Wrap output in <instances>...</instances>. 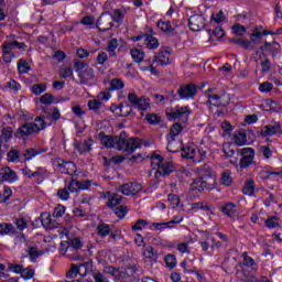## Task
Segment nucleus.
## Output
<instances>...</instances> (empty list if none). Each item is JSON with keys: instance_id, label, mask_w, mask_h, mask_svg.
Wrapping results in <instances>:
<instances>
[{"instance_id": "f257e3e1", "label": "nucleus", "mask_w": 282, "mask_h": 282, "mask_svg": "<svg viewBox=\"0 0 282 282\" xmlns=\"http://www.w3.org/2000/svg\"><path fill=\"white\" fill-rule=\"evenodd\" d=\"M50 116L53 120H59L61 111L58 108H54L52 113L44 108V115L36 117L34 122H25L18 129L17 138H25V135H34L36 133H41V131L46 129L47 122H45V118H50Z\"/></svg>"}, {"instance_id": "f03ea898", "label": "nucleus", "mask_w": 282, "mask_h": 282, "mask_svg": "<svg viewBox=\"0 0 282 282\" xmlns=\"http://www.w3.org/2000/svg\"><path fill=\"white\" fill-rule=\"evenodd\" d=\"M196 173L198 177L191 184V191L202 193V191H213L215 188V177H213L210 165L203 164L196 169Z\"/></svg>"}, {"instance_id": "7ed1b4c3", "label": "nucleus", "mask_w": 282, "mask_h": 282, "mask_svg": "<svg viewBox=\"0 0 282 282\" xmlns=\"http://www.w3.org/2000/svg\"><path fill=\"white\" fill-rule=\"evenodd\" d=\"M140 147H142V140L138 138H129V134L124 131L117 135V151H123V153L131 155V153H133L135 149H140Z\"/></svg>"}, {"instance_id": "20e7f679", "label": "nucleus", "mask_w": 282, "mask_h": 282, "mask_svg": "<svg viewBox=\"0 0 282 282\" xmlns=\"http://www.w3.org/2000/svg\"><path fill=\"white\" fill-rule=\"evenodd\" d=\"M165 113L169 120H180L181 122H188V116H191V108H188V106L176 107V109L167 108Z\"/></svg>"}, {"instance_id": "39448f33", "label": "nucleus", "mask_w": 282, "mask_h": 282, "mask_svg": "<svg viewBox=\"0 0 282 282\" xmlns=\"http://www.w3.org/2000/svg\"><path fill=\"white\" fill-rule=\"evenodd\" d=\"M237 153L241 155L239 166L241 170L243 169H250L253 164H257V161H254V149L252 148H242L238 149Z\"/></svg>"}, {"instance_id": "423d86ee", "label": "nucleus", "mask_w": 282, "mask_h": 282, "mask_svg": "<svg viewBox=\"0 0 282 282\" xmlns=\"http://www.w3.org/2000/svg\"><path fill=\"white\" fill-rule=\"evenodd\" d=\"M53 167L57 173H62L64 175H74L77 171L75 162L65 161L63 159H56L53 162Z\"/></svg>"}, {"instance_id": "0eeeda50", "label": "nucleus", "mask_w": 282, "mask_h": 282, "mask_svg": "<svg viewBox=\"0 0 282 282\" xmlns=\"http://www.w3.org/2000/svg\"><path fill=\"white\" fill-rule=\"evenodd\" d=\"M209 105L214 107H228L230 105V95L225 90L218 94H207Z\"/></svg>"}, {"instance_id": "6e6552de", "label": "nucleus", "mask_w": 282, "mask_h": 282, "mask_svg": "<svg viewBox=\"0 0 282 282\" xmlns=\"http://www.w3.org/2000/svg\"><path fill=\"white\" fill-rule=\"evenodd\" d=\"M128 101L139 111H147L151 107V100L147 97H138L135 93L128 94Z\"/></svg>"}, {"instance_id": "1a4fd4ad", "label": "nucleus", "mask_w": 282, "mask_h": 282, "mask_svg": "<svg viewBox=\"0 0 282 282\" xmlns=\"http://www.w3.org/2000/svg\"><path fill=\"white\" fill-rule=\"evenodd\" d=\"M134 41L140 45H144L147 50H158L160 47V42L153 35L140 34L134 37Z\"/></svg>"}, {"instance_id": "9d476101", "label": "nucleus", "mask_w": 282, "mask_h": 282, "mask_svg": "<svg viewBox=\"0 0 282 282\" xmlns=\"http://www.w3.org/2000/svg\"><path fill=\"white\" fill-rule=\"evenodd\" d=\"M96 25L99 32H109L113 28V15L109 12L102 13L97 20Z\"/></svg>"}, {"instance_id": "9b49d317", "label": "nucleus", "mask_w": 282, "mask_h": 282, "mask_svg": "<svg viewBox=\"0 0 282 282\" xmlns=\"http://www.w3.org/2000/svg\"><path fill=\"white\" fill-rule=\"evenodd\" d=\"M118 191L119 193H122V195L126 196L138 195V193L142 191V185L138 182L126 183L120 185Z\"/></svg>"}, {"instance_id": "f8f14e48", "label": "nucleus", "mask_w": 282, "mask_h": 282, "mask_svg": "<svg viewBox=\"0 0 282 282\" xmlns=\"http://www.w3.org/2000/svg\"><path fill=\"white\" fill-rule=\"evenodd\" d=\"M188 26L192 32H200L206 28V19L204 15L195 14L188 19Z\"/></svg>"}, {"instance_id": "ddd939ff", "label": "nucleus", "mask_w": 282, "mask_h": 282, "mask_svg": "<svg viewBox=\"0 0 282 282\" xmlns=\"http://www.w3.org/2000/svg\"><path fill=\"white\" fill-rule=\"evenodd\" d=\"M19 180V175L14 170H11L9 166H4L0 169V182H4L7 184H14Z\"/></svg>"}, {"instance_id": "4468645a", "label": "nucleus", "mask_w": 282, "mask_h": 282, "mask_svg": "<svg viewBox=\"0 0 282 282\" xmlns=\"http://www.w3.org/2000/svg\"><path fill=\"white\" fill-rule=\"evenodd\" d=\"M180 98L188 100V98H195L197 95V86L195 84H187L180 87L177 90Z\"/></svg>"}, {"instance_id": "2eb2a0df", "label": "nucleus", "mask_w": 282, "mask_h": 282, "mask_svg": "<svg viewBox=\"0 0 282 282\" xmlns=\"http://www.w3.org/2000/svg\"><path fill=\"white\" fill-rule=\"evenodd\" d=\"M156 173L162 177H166L171 175V173L175 172V164H173V162L171 161H163L162 163H156Z\"/></svg>"}, {"instance_id": "dca6fc26", "label": "nucleus", "mask_w": 282, "mask_h": 282, "mask_svg": "<svg viewBox=\"0 0 282 282\" xmlns=\"http://www.w3.org/2000/svg\"><path fill=\"white\" fill-rule=\"evenodd\" d=\"M97 98L98 99H94V100L88 101V107L93 111H98V109H100V106L102 105L101 101L102 100H109V98H111V94L101 91V93L98 94Z\"/></svg>"}, {"instance_id": "f3484780", "label": "nucleus", "mask_w": 282, "mask_h": 282, "mask_svg": "<svg viewBox=\"0 0 282 282\" xmlns=\"http://www.w3.org/2000/svg\"><path fill=\"white\" fill-rule=\"evenodd\" d=\"M98 140L106 149H116L118 137L107 135L105 132L98 133Z\"/></svg>"}, {"instance_id": "a211bd4d", "label": "nucleus", "mask_w": 282, "mask_h": 282, "mask_svg": "<svg viewBox=\"0 0 282 282\" xmlns=\"http://www.w3.org/2000/svg\"><path fill=\"white\" fill-rule=\"evenodd\" d=\"M156 26L159 30H161V32L167 34V36H175V34H177V32H175V28L171 25V21L159 20Z\"/></svg>"}, {"instance_id": "6ab92c4d", "label": "nucleus", "mask_w": 282, "mask_h": 282, "mask_svg": "<svg viewBox=\"0 0 282 282\" xmlns=\"http://www.w3.org/2000/svg\"><path fill=\"white\" fill-rule=\"evenodd\" d=\"M260 133L264 138L270 135H276V133H281V123L275 122L273 124L264 126Z\"/></svg>"}, {"instance_id": "aec40b11", "label": "nucleus", "mask_w": 282, "mask_h": 282, "mask_svg": "<svg viewBox=\"0 0 282 282\" xmlns=\"http://www.w3.org/2000/svg\"><path fill=\"white\" fill-rule=\"evenodd\" d=\"M177 137H167V151L170 153H178L182 151V140L176 139Z\"/></svg>"}, {"instance_id": "412c9836", "label": "nucleus", "mask_w": 282, "mask_h": 282, "mask_svg": "<svg viewBox=\"0 0 282 282\" xmlns=\"http://www.w3.org/2000/svg\"><path fill=\"white\" fill-rule=\"evenodd\" d=\"M154 61L155 63L161 65V67H164L169 65L171 61V53H169V51L166 50H161L159 53L155 54Z\"/></svg>"}, {"instance_id": "4be33fe9", "label": "nucleus", "mask_w": 282, "mask_h": 282, "mask_svg": "<svg viewBox=\"0 0 282 282\" xmlns=\"http://www.w3.org/2000/svg\"><path fill=\"white\" fill-rule=\"evenodd\" d=\"M80 85H89L94 80V68H85L84 72L78 74Z\"/></svg>"}, {"instance_id": "5701e85b", "label": "nucleus", "mask_w": 282, "mask_h": 282, "mask_svg": "<svg viewBox=\"0 0 282 282\" xmlns=\"http://www.w3.org/2000/svg\"><path fill=\"white\" fill-rule=\"evenodd\" d=\"M105 198L108 199V208H116V206L120 205L122 202V196H120V194H111L110 192L106 193Z\"/></svg>"}, {"instance_id": "b1692460", "label": "nucleus", "mask_w": 282, "mask_h": 282, "mask_svg": "<svg viewBox=\"0 0 282 282\" xmlns=\"http://www.w3.org/2000/svg\"><path fill=\"white\" fill-rule=\"evenodd\" d=\"M232 141L237 147H246V144H248V135L246 134V131L235 132Z\"/></svg>"}, {"instance_id": "393cba45", "label": "nucleus", "mask_w": 282, "mask_h": 282, "mask_svg": "<svg viewBox=\"0 0 282 282\" xmlns=\"http://www.w3.org/2000/svg\"><path fill=\"white\" fill-rule=\"evenodd\" d=\"M25 48V43L23 42H4L2 45L3 52H12V50H23Z\"/></svg>"}, {"instance_id": "a878e982", "label": "nucleus", "mask_w": 282, "mask_h": 282, "mask_svg": "<svg viewBox=\"0 0 282 282\" xmlns=\"http://www.w3.org/2000/svg\"><path fill=\"white\" fill-rule=\"evenodd\" d=\"M220 213H224V215H227V217H235V215H237V204L226 203L220 208Z\"/></svg>"}, {"instance_id": "bb28decb", "label": "nucleus", "mask_w": 282, "mask_h": 282, "mask_svg": "<svg viewBox=\"0 0 282 282\" xmlns=\"http://www.w3.org/2000/svg\"><path fill=\"white\" fill-rule=\"evenodd\" d=\"M206 210L207 213H213V208L206 202L192 203L189 213H195V210Z\"/></svg>"}, {"instance_id": "cd10ccee", "label": "nucleus", "mask_w": 282, "mask_h": 282, "mask_svg": "<svg viewBox=\"0 0 282 282\" xmlns=\"http://www.w3.org/2000/svg\"><path fill=\"white\" fill-rule=\"evenodd\" d=\"M104 274H110L118 281L119 279H122L124 276V272L120 271V269H116L112 265H108L104 268Z\"/></svg>"}, {"instance_id": "c85d7f7f", "label": "nucleus", "mask_w": 282, "mask_h": 282, "mask_svg": "<svg viewBox=\"0 0 282 282\" xmlns=\"http://www.w3.org/2000/svg\"><path fill=\"white\" fill-rule=\"evenodd\" d=\"M7 160L13 164H19L21 162V151L12 148L7 154Z\"/></svg>"}, {"instance_id": "c756f323", "label": "nucleus", "mask_w": 282, "mask_h": 282, "mask_svg": "<svg viewBox=\"0 0 282 282\" xmlns=\"http://www.w3.org/2000/svg\"><path fill=\"white\" fill-rule=\"evenodd\" d=\"M91 147H94V140L91 139L84 141V143H76V149L79 153H89V151H91Z\"/></svg>"}, {"instance_id": "7c9ffc66", "label": "nucleus", "mask_w": 282, "mask_h": 282, "mask_svg": "<svg viewBox=\"0 0 282 282\" xmlns=\"http://www.w3.org/2000/svg\"><path fill=\"white\" fill-rule=\"evenodd\" d=\"M0 235H17V228L12 224L2 223L0 224Z\"/></svg>"}, {"instance_id": "2f4dec72", "label": "nucleus", "mask_w": 282, "mask_h": 282, "mask_svg": "<svg viewBox=\"0 0 282 282\" xmlns=\"http://www.w3.org/2000/svg\"><path fill=\"white\" fill-rule=\"evenodd\" d=\"M207 33L209 35V41H213V39H224V36H226V32L221 26L215 28L214 31L207 30Z\"/></svg>"}, {"instance_id": "473e14b6", "label": "nucleus", "mask_w": 282, "mask_h": 282, "mask_svg": "<svg viewBox=\"0 0 282 282\" xmlns=\"http://www.w3.org/2000/svg\"><path fill=\"white\" fill-rule=\"evenodd\" d=\"M143 256L145 261H158V251H155L153 247L145 248V250L143 251Z\"/></svg>"}, {"instance_id": "72a5a7b5", "label": "nucleus", "mask_w": 282, "mask_h": 282, "mask_svg": "<svg viewBox=\"0 0 282 282\" xmlns=\"http://www.w3.org/2000/svg\"><path fill=\"white\" fill-rule=\"evenodd\" d=\"M230 43H235L236 45H240V47H243V50H250L251 52H254V46L248 40L243 39H231Z\"/></svg>"}, {"instance_id": "f704fd0d", "label": "nucleus", "mask_w": 282, "mask_h": 282, "mask_svg": "<svg viewBox=\"0 0 282 282\" xmlns=\"http://www.w3.org/2000/svg\"><path fill=\"white\" fill-rule=\"evenodd\" d=\"M111 232V226L107 225V224H99L97 226V235L99 237H101L102 239H105V237H107V235H110Z\"/></svg>"}, {"instance_id": "c9c22d12", "label": "nucleus", "mask_w": 282, "mask_h": 282, "mask_svg": "<svg viewBox=\"0 0 282 282\" xmlns=\"http://www.w3.org/2000/svg\"><path fill=\"white\" fill-rule=\"evenodd\" d=\"M120 89H124V82H122L120 78L111 79L109 91H118Z\"/></svg>"}, {"instance_id": "e433bc0d", "label": "nucleus", "mask_w": 282, "mask_h": 282, "mask_svg": "<svg viewBox=\"0 0 282 282\" xmlns=\"http://www.w3.org/2000/svg\"><path fill=\"white\" fill-rule=\"evenodd\" d=\"M220 183L224 186H230V184H232V176L230 170H226L221 173Z\"/></svg>"}, {"instance_id": "4c0bfd02", "label": "nucleus", "mask_w": 282, "mask_h": 282, "mask_svg": "<svg viewBox=\"0 0 282 282\" xmlns=\"http://www.w3.org/2000/svg\"><path fill=\"white\" fill-rule=\"evenodd\" d=\"M183 129L184 128L182 127V123H174L170 129V134L167 135V138H177L180 133H182Z\"/></svg>"}, {"instance_id": "58836bf2", "label": "nucleus", "mask_w": 282, "mask_h": 282, "mask_svg": "<svg viewBox=\"0 0 282 282\" xmlns=\"http://www.w3.org/2000/svg\"><path fill=\"white\" fill-rule=\"evenodd\" d=\"M130 54L134 63H142L144 61V52L138 48L132 50Z\"/></svg>"}, {"instance_id": "ea45409f", "label": "nucleus", "mask_w": 282, "mask_h": 282, "mask_svg": "<svg viewBox=\"0 0 282 282\" xmlns=\"http://www.w3.org/2000/svg\"><path fill=\"white\" fill-rule=\"evenodd\" d=\"M269 52L273 58H276V54L281 53V44L279 42L269 43Z\"/></svg>"}, {"instance_id": "a19ab883", "label": "nucleus", "mask_w": 282, "mask_h": 282, "mask_svg": "<svg viewBox=\"0 0 282 282\" xmlns=\"http://www.w3.org/2000/svg\"><path fill=\"white\" fill-rule=\"evenodd\" d=\"M41 153H43L42 150L39 149H28L25 150V152L23 153L24 155V160H32V158H36V155H41Z\"/></svg>"}, {"instance_id": "79ce46f5", "label": "nucleus", "mask_w": 282, "mask_h": 282, "mask_svg": "<svg viewBox=\"0 0 282 282\" xmlns=\"http://www.w3.org/2000/svg\"><path fill=\"white\" fill-rule=\"evenodd\" d=\"M26 252L29 254V257L32 259V261H34V259H39V257H41V254H43V251L39 250L37 247H29L26 249Z\"/></svg>"}, {"instance_id": "37998d69", "label": "nucleus", "mask_w": 282, "mask_h": 282, "mask_svg": "<svg viewBox=\"0 0 282 282\" xmlns=\"http://www.w3.org/2000/svg\"><path fill=\"white\" fill-rule=\"evenodd\" d=\"M245 195L252 196L254 195V181H247L245 187L242 188Z\"/></svg>"}, {"instance_id": "c03bdc74", "label": "nucleus", "mask_w": 282, "mask_h": 282, "mask_svg": "<svg viewBox=\"0 0 282 282\" xmlns=\"http://www.w3.org/2000/svg\"><path fill=\"white\" fill-rule=\"evenodd\" d=\"M31 90L35 96H41V94L47 91V86L45 84H35L32 86Z\"/></svg>"}, {"instance_id": "a18cd8bd", "label": "nucleus", "mask_w": 282, "mask_h": 282, "mask_svg": "<svg viewBox=\"0 0 282 282\" xmlns=\"http://www.w3.org/2000/svg\"><path fill=\"white\" fill-rule=\"evenodd\" d=\"M165 264H166L167 268H170V270L175 269V265H177V258H175L174 254L169 253L165 257Z\"/></svg>"}, {"instance_id": "49530a36", "label": "nucleus", "mask_w": 282, "mask_h": 282, "mask_svg": "<svg viewBox=\"0 0 282 282\" xmlns=\"http://www.w3.org/2000/svg\"><path fill=\"white\" fill-rule=\"evenodd\" d=\"M173 221L167 223H153L151 225V228H154L155 230H166V228H173Z\"/></svg>"}, {"instance_id": "de8ad7c7", "label": "nucleus", "mask_w": 282, "mask_h": 282, "mask_svg": "<svg viewBox=\"0 0 282 282\" xmlns=\"http://www.w3.org/2000/svg\"><path fill=\"white\" fill-rule=\"evenodd\" d=\"M145 120L149 124H160V122H162V117L155 113H149L145 116Z\"/></svg>"}, {"instance_id": "09e8293b", "label": "nucleus", "mask_w": 282, "mask_h": 282, "mask_svg": "<svg viewBox=\"0 0 282 282\" xmlns=\"http://www.w3.org/2000/svg\"><path fill=\"white\" fill-rule=\"evenodd\" d=\"M116 50H118V40L112 39L108 42L107 51L109 52L110 56H116Z\"/></svg>"}, {"instance_id": "8fccbe9b", "label": "nucleus", "mask_w": 282, "mask_h": 282, "mask_svg": "<svg viewBox=\"0 0 282 282\" xmlns=\"http://www.w3.org/2000/svg\"><path fill=\"white\" fill-rule=\"evenodd\" d=\"M6 89H10V91H13V94H17V91L21 89V84H19L14 79H11L9 83L6 84Z\"/></svg>"}, {"instance_id": "3c124183", "label": "nucleus", "mask_w": 282, "mask_h": 282, "mask_svg": "<svg viewBox=\"0 0 282 282\" xmlns=\"http://www.w3.org/2000/svg\"><path fill=\"white\" fill-rule=\"evenodd\" d=\"M61 78H72L74 76V70L72 67L64 66L59 69Z\"/></svg>"}, {"instance_id": "603ef678", "label": "nucleus", "mask_w": 282, "mask_h": 282, "mask_svg": "<svg viewBox=\"0 0 282 282\" xmlns=\"http://www.w3.org/2000/svg\"><path fill=\"white\" fill-rule=\"evenodd\" d=\"M89 68V66L85 62H80L78 59L74 63V69L77 74L85 72V69Z\"/></svg>"}, {"instance_id": "864d4df0", "label": "nucleus", "mask_w": 282, "mask_h": 282, "mask_svg": "<svg viewBox=\"0 0 282 282\" xmlns=\"http://www.w3.org/2000/svg\"><path fill=\"white\" fill-rule=\"evenodd\" d=\"M10 197H12V189L8 186H4V191L0 195V203L6 204V202H8V199H10Z\"/></svg>"}, {"instance_id": "5fc2aeb1", "label": "nucleus", "mask_w": 282, "mask_h": 282, "mask_svg": "<svg viewBox=\"0 0 282 282\" xmlns=\"http://www.w3.org/2000/svg\"><path fill=\"white\" fill-rule=\"evenodd\" d=\"M149 226V221L144 219H139L135 221V224L132 226V230L135 232L138 230H144Z\"/></svg>"}, {"instance_id": "6e6d98bb", "label": "nucleus", "mask_w": 282, "mask_h": 282, "mask_svg": "<svg viewBox=\"0 0 282 282\" xmlns=\"http://www.w3.org/2000/svg\"><path fill=\"white\" fill-rule=\"evenodd\" d=\"M259 151L261 155H263L264 160H270V158H272V150L270 149V145H262Z\"/></svg>"}, {"instance_id": "4d7b16f0", "label": "nucleus", "mask_w": 282, "mask_h": 282, "mask_svg": "<svg viewBox=\"0 0 282 282\" xmlns=\"http://www.w3.org/2000/svg\"><path fill=\"white\" fill-rule=\"evenodd\" d=\"M42 226L45 228H54V225H52V216L50 214H42Z\"/></svg>"}, {"instance_id": "13d9d810", "label": "nucleus", "mask_w": 282, "mask_h": 282, "mask_svg": "<svg viewBox=\"0 0 282 282\" xmlns=\"http://www.w3.org/2000/svg\"><path fill=\"white\" fill-rule=\"evenodd\" d=\"M232 32L236 36H243L246 34V26L237 23L232 26Z\"/></svg>"}, {"instance_id": "bf43d9fd", "label": "nucleus", "mask_w": 282, "mask_h": 282, "mask_svg": "<svg viewBox=\"0 0 282 282\" xmlns=\"http://www.w3.org/2000/svg\"><path fill=\"white\" fill-rule=\"evenodd\" d=\"M279 225V218L275 217V216H272V217H269L267 220H265V227L267 228H278Z\"/></svg>"}, {"instance_id": "052dcab7", "label": "nucleus", "mask_w": 282, "mask_h": 282, "mask_svg": "<svg viewBox=\"0 0 282 282\" xmlns=\"http://www.w3.org/2000/svg\"><path fill=\"white\" fill-rule=\"evenodd\" d=\"M167 202L171 204L172 208H177V206H180V196L175 194H170L167 196Z\"/></svg>"}, {"instance_id": "680f3d73", "label": "nucleus", "mask_w": 282, "mask_h": 282, "mask_svg": "<svg viewBox=\"0 0 282 282\" xmlns=\"http://www.w3.org/2000/svg\"><path fill=\"white\" fill-rule=\"evenodd\" d=\"M0 138L3 142H8L12 138V128H3Z\"/></svg>"}, {"instance_id": "e2e57ef3", "label": "nucleus", "mask_w": 282, "mask_h": 282, "mask_svg": "<svg viewBox=\"0 0 282 282\" xmlns=\"http://www.w3.org/2000/svg\"><path fill=\"white\" fill-rule=\"evenodd\" d=\"M231 143H225L223 145V153L225 155V158H232V155H235V150L230 149Z\"/></svg>"}, {"instance_id": "0e129e2a", "label": "nucleus", "mask_w": 282, "mask_h": 282, "mask_svg": "<svg viewBox=\"0 0 282 282\" xmlns=\"http://www.w3.org/2000/svg\"><path fill=\"white\" fill-rule=\"evenodd\" d=\"M57 197L63 202H67L69 199V191L67 188H61L57 191Z\"/></svg>"}, {"instance_id": "69168bd1", "label": "nucleus", "mask_w": 282, "mask_h": 282, "mask_svg": "<svg viewBox=\"0 0 282 282\" xmlns=\"http://www.w3.org/2000/svg\"><path fill=\"white\" fill-rule=\"evenodd\" d=\"M263 39V34L259 31H253L251 34V43H254L256 45H259L261 43V40Z\"/></svg>"}, {"instance_id": "338daca9", "label": "nucleus", "mask_w": 282, "mask_h": 282, "mask_svg": "<svg viewBox=\"0 0 282 282\" xmlns=\"http://www.w3.org/2000/svg\"><path fill=\"white\" fill-rule=\"evenodd\" d=\"M63 215H65V206L63 205H57L54 210H53V217H62Z\"/></svg>"}, {"instance_id": "774afa93", "label": "nucleus", "mask_w": 282, "mask_h": 282, "mask_svg": "<svg viewBox=\"0 0 282 282\" xmlns=\"http://www.w3.org/2000/svg\"><path fill=\"white\" fill-rule=\"evenodd\" d=\"M93 278L95 279V282H109L105 274L98 271L93 273Z\"/></svg>"}]
</instances>
